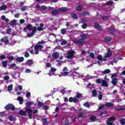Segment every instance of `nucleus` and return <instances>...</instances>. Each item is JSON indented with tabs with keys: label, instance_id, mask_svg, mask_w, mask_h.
Instances as JSON below:
<instances>
[{
	"label": "nucleus",
	"instance_id": "1",
	"mask_svg": "<svg viewBox=\"0 0 125 125\" xmlns=\"http://www.w3.org/2000/svg\"><path fill=\"white\" fill-rule=\"evenodd\" d=\"M33 112V110L31 108H25V111L23 110H20L19 114L21 116H24V117H27V113L28 114V116L29 119H33V115H32V112Z\"/></svg>",
	"mask_w": 125,
	"mask_h": 125
},
{
	"label": "nucleus",
	"instance_id": "2",
	"mask_svg": "<svg viewBox=\"0 0 125 125\" xmlns=\"http://www.w3.org/2000/svg\"><path fill=\"white\" fill-rule=\"evenodd\" d=\"M111 56H112V50L110 48H109L107 53L104 54V58H102V56L99 55L97 57V59L99 60V61H102V60H103V61H107V58H110Z\"/></svg>",
	"mask_w": 125,
	"mask_h": 125
},
{
	"label": "nucleus",
	"instance_id": "3",
	"mask_svg": "<svg viewBox=\"0 0 125 125\" xmlns=\"http://www.w3.org/2000/svg\"><path fill=\"white\" fill-rule=\"evenodd\" d=\"M87 39V35H81V39L78 40H75L74 43L77 44V45H81L84 42V40Z\"/></svg>",
	"mask_w": 125,
	"mask_h": 125
},
{
	"label": "nucleus",
	"instance_id": "4",
	"mask_svg": "<svg viewBox=\"0 0 125 125\" xmlns=\"http://www.w3.org/2000/svg\"><path fill=\"white\" fill-rule=\"evenodd\" d=\"M96 83H102V86H104V87H108L109 86L108 82L105 80H101L100 79H98L96 80Z\"/></svg>",
	"mask_w": 125,
	"mask_h": 125
},
{
	"label": "nucleus",
	"instance_id": "5",
	"mask_svg": "<svg viewBox=\"0 0 125 125\" xmlns=\"http://www.w3.org/2000/svg\"><path fill=\"white\" fill-rule=\"evenodd\" d=\"M76 54V52L72 50L67 52V55L66 56V58L67 59H73L74 55Z\"/></svg>",
	"mask_w": 125,
	"mask_h": 125
},
{
	"label": "nucleus",
	"instance_id": "6",
	"mask_svg": "<svg viewBox=\"0 0 125 125\" xmlns=\"http://www.w3.org/2000/svg\"><path fill=\"white\" fill-rule=\"evenodd\" d=\"M49 11H51L52 15H57V14H59V12H58V10L56 9H54V8L52 7H49L48 8Z\"/></svg>",
	"mask_w": 125,
	"mask_h": 125
},
{
	"label": "nucleus",
	"instance_id": "7",
	"mask_svg": "<svg viewBox=\"0 0 125 125\" xmlns=\"http://www.w3.org/2000/svg\"><path fill=\"white\" fill-rule=\"evenodd\" d=\"M36 33H37V27L33 26L32 32L30 33H28L27 36L28 38H31V37H33V36H34Z\"/></svg>",
	"mask_w": 125,
	"mask_h": 125
},
{
	"label": "nucleus",
	"instance_id": "8",
	"mask_svg": "<svg viewBox=\"0 0 125 125\" xmlns=\"http://www.w3.org/2000/svg\"><path fill=\"white\" fill-rule=\"evenodd\" d=\"M4 109L6 110H12V111H14V110H15V106L11 104H9L4 107Z\"/></svg>",
	"mask_w": 125,
	"mask_h": 125
},
{
	"label": "nucleus",
	"instance_id": "9",
	"mask_svg": "<svg viewBox=\"0 0 125 125\" xmlns=\"http://www.w3.org/2000/svg\"><path fill=\"white\" fill-rule=\"evenodd\" d=\"M114 121H116V117L112 116L108 119V120H106V125H113V123L111 122H114Z\"/></svg>",
	"mask_w": 125,
	"mask_h": 125
},
{
	"label": "nucleus",
	"instance_id": "10",
	"mask_svg": "<svg viewBox=\"0 0 125 125\" xmlns=\"http://www.w3.org/2000/svg\"><path fill=\"white\" fill-rule=\"evenodd\" d=\"M1 42H4L5 44H7L9 42V40L7 39V37H4V38H1L0 40Z\"/></svg>",
	"mask_w": 125,
	"mask_h": 125
},
{
	"label": "nucleus",
	"instance_id": "11",
	"mask_svg": "<svg viewBox=\"0 0 125 125\" xmlns=\"http://www.w3.org/2000/svg\"><path fill=\"white\" fill-rule=\"evenodd\" d=\"M94 27L99 31H102V28L101 27L100 25H99V23H98V22H95Z\"/></svg>",
	"mask_w": 125,
	"mask_h": 125
},
{
	"label": "nucleus",
	"instance_id": "12",
	"mask_svg": "<svg viewBox=\"0 0 125 125\" xmlns=\"http://www.w3.org/2000/svg\"><path fill=\"white\" fill-rule=\"evenodd\" d=\"M52 56L53 58H54L55 59H58L59 58V53L57 52H54Z\"/></svg>",
	"mask_w": 125,
	"mask_h": 125
},
{
	"label": "nucleus",
	"instance_id": "13",
	"mask_svg": "<svg viewBox=\"0 0 125 125\" xmlns=\"http://www.w3.org/2000/svg\"><path fill=\"white\" fill-rule=\"evenodd\" d=\"M16 62H19L20 63H21V62H23V61H24V57H18L16 58Z\"/></svg>",
	"mask_w": 125,
	"mask_h": 125
},
{
	"label": "nucleus",
	"instance_id": "14",
	"mask_svg": "<svg viewBox=\"0 0 125 125\" xmlns=\"http://www.w3.org/2000/svg\"><path fill=\"white\" fill-rule=\"evenodd\" d=\"M26 64H27L28 66H29V67H31V66H32V65L34 64V62L33 61V59L28 60L26 62Z\"/></svg>",
	"mask_w": 125,
	"mask_h": 125
},
{
	"label": "nucleus",
	"instance_id": "15",
	"mask_svg": "<svg viewBox=\"0 0 125 125\" xmlns=\"http://www.w3.org/2000/svg\"><path fill=\"white\" fill-rule=\"evenodd\" d=\"M58 11L61 12H66V11H68V8L67 7H61L58 9Z\"/></svg>",
	"mask_w": 125,
	"mask_h": 125
},
{
	"label": "nucleus",
	"instance_id": "16",
	"mask_svg": "<svg viewBox=\"0 0 125 125\" xmlns=\"http://www.w3.org/2000/svg\"><path fill=\"white\" fill-rule=\"evenodd\" d=\"M34 104V102H30L28 101L26 103V108H28L30 109V107H31V105H33Z\"/></svg>",
	"mask_w": 125,
	"mask_h": 125
},
{
	"label": "nucleus",
	"instance_id": "17",
	"mask_svg": "<svg viewBox=\"0 0 125 125\" xmlns=\"http://www.w3.org/2000/svg\"><path fill=\"white\" fill-rule=\"evenodd\" d=\"M43 48V46L42 45H37L34 47L35 50H38V49H42Z\"/></svg>",
	"mask_w": 125,
	"mask_h": 125
},
{
	"label": "nucleus",
	"instance_id": "18",
	"mask_svg": "<svg viewBox=\"0 0 125 125\" xmlns=\"http://www.w3.org/2000/svg\"><path fill=\"white\" fill-rule=\"evenodd\" d=\"M67 71H68V68H67V67H64L62 71L63 72L64 76H68V75L69 74V72H67Z\"/></svg>",
	"mask_w": 125,
	"mask_h": 125
},
{
	"label": "nucleus",
	"instance_id": "19",
	"mask_svg": "<svg viewBox=\"0 0 125 125\" xmlns=\"http://www.w3.org/2000/svg\"><path fill=\"white\" fill-rule=\"evenodd\" d=\"M117 82H118V79L117 78H114L111 81V83H112L113 85H117Z\"/></svg>",
	"mask_w": 125,
	"mask_h": 125
},
{
	"label": "nucleus",
	"instance_id": "20",
	"mask_svg": "<svg viewBox=\"0 0 125 125\" xmlns=\"http://www.w3.org/2000/svg\"><path fill=\"white\" fill-rule=\"evenodd\" d=\"M108 32L110 35H114L115 32H116V29L115 28H110L108 29Z\"/></svg>",
	"mask_w": 125,
	"mask_h": 125
},
{
	"label": "nucleus",
	"instance_id": "21",
	"mask_svg": "<svg viewBox=\"0 0 125 125\" xmlns=\"http://www.w3.org/2000/svg\"><path fill=\"white\" fill-rule=\"evenodd\" d=\"M8 119L10 122H13L17 120V119H16V117H14L12 116H8Z\"/></svg>",
	"mask_w": 125,
	"mask_h": 125
},
{
	"label": "nucleus",
	"instance_id": "22",
	"mask_svg": "<svg viewBox=\"0 0 125 125\" xmlns=\"http://www.w3.org/2000/svg\"><path fill=\"white\" fill-rule=\"evenodd\" d=\"M104 41L106 42H111L112 41V37L110 36L105 37L104 38Z\"/></svg>",
	"mask_w": 125,
	"mask_h": 125
},
{
	"label": "nucleus",
	"instance_id": "23",
	"mask_svg": "<svg viewBox=\"0 0 125 125\" xmlns=\"http://www.w3.org/2000/svg\"><path fill=\"white\" fill-rule=\"evenodd\" d=\"M92 94L93 97H96L97 96V90L94 89L92 92Z\"/></svg>",
	"mask_w": 125,
	"mask_h": 125
},
{
	"label": "nucleus",
	"instance_id": "24",
	"mask_svg": "<svg viewBox=\"0 0 125 125\" xmlns=\"http://www.w3.org/2000/svg\"><path fill=\"white\" fill-rule=\"evenodd\" d=\"M102 74H110V73H111V70L109 69H107L104 70V71H102Z\"/></svg>",
	"mask_w": 125,
	"mask_h": 125
},
{
	"label": "nucleus",
	"instance_id": "25",
	"mask_svg": "<svg viewBox=\"0 0 125 125\" xmlns=\"http://www.w3.org/2000/svg\"><path fill=\"white\" fill-rule=\"evenodd\" d=\"M41 121L44 125H46V124H47V119L46 118H42L41 119Z\"/></svg>",
	"mask_w": 125,
	"mask_h": 125
},
{
	"label": "nucleus",
	"instance_id": "26",
	"mask_svg": "<svg viewBox=\"0 0 125 125\" xmlns=\"http://www.w3.org/2000/svg\"><path fill=\"white\" fill-rule=\"evenodd\" d=\"M9 24L10 26H14L16 24V20H12Z\"/></svg>",
	"mask_w": 125,
	"mask_h": 125
},
{
	"label": "nucleus",
	"instance_id": "27",
	"mask_svg": "<svg viewBox=\"0 0 125 125\" xmlns=\"http://www.w3.org/2000/svg\"><path fill=\"white\" fill-rule=\"evenodd\" d=\"M109 18L110 17L109 16H104L102 17V19H103V20H105V21L108 20Z\"/></svg>",
	"mask_w": 125,
	"mask_h": 125
},
{
	"label": "nucleus",
	"instance_id": "28",
	"mask_svg": "<svg viewBox=\"0 0 125 125\" xmlns=\"http://www.w3.org/2000/svg\"><path fill=\"white\" fill-rule=\"evenodd\" d=\"M26 28L29 31H32V29H33V26H32V24H30L27 25Z\"/></svg>",
	"mask_w": 125,
	"mask_h": 125
},
{
	"label": "nucleus",
	"instance_id": "29",
	"mask_svg": "<svg viewBox=\"0 0 125 125\" xmlns=\"http://www.w3.org/2000/svg\"><path fill=\"white\" fill-rule=\"evenodd\" d=\"M7 8L6 5H3L0 7V10H5Z\"/></svg>",
	"mask_w": 125,
	"mask_h": 125
},
{
	"label": "nucleus",
	"instance_id": "30",
	"mask_svg": "<svg viewBox=\"0 0 125 125\" xmlns=\"http://www.w3.org/2000/svg\"><path fill=\"white\" fill-rule=\"evenodd\" d=\"M113 106H114V105L111 103H106L105 104V107H113Z\"/></svg>",
	"mask_w": 125,
	"mask_h": 125
},
{
	"label": "nucleus",
	"instance_id": "31",
	"mask_svg": "<svg viewBox=\"0 0 125 125\" xmlns=\"http://www.w3.org/2000/svg\"><path fill=\"white\" fill-rule=\"evenodd\" d=\"M71 17L73 18V19H78V15L76 13H72L71 14Z\"/></svg>",
	"mask_w": 125,
	"mask_h": 125
},
{
	"label": "nucleus",
	"instance_id": "32",
	"mask_svg": "<svg viewBox=\"0 0 125 125\" xmlns=\"http://www.w3.org/2000/svg\"><path fill=\"white\" fill-rule=\"evenodd\" d=\"M2 65L3 67V68H6V66H7V61H3L2 62Z\"/></svg>",
	"mask_w": 125,
	"mask_h": 125
},
{
	"label": "nucleus",
	"instance_id": "33",
	"mask_svg": "<svg viewBox=\"0 0 125 125\" xmlns=\"http://www.w3.org/2000/svg\"><path fill=\"white\" fill-rule=\"evenodd\" d=\"M81 15H82V16H85L86 15H89V12H88V11L83 12L81 14Z\"/></svg>",
	"mask_w": 125,
	"mask_h": 125
},
{
	"label": "nucleus",
	"instance_id": "34",
	"mask_svg": "<svg viewBox=\"0 0 125 125\" xmlns=\"http://www.w3.org/2000/svg\"><path fill=\"white\" fill-rule=\"evenodd\" d=\"M13 88V85L10 84L8 86L7 89L8 91H11Z\"/></svg>",
	"mask_w": 125,
	"mask_h": 125
},
{
	"label": "nucleus",
	"instance_id": "35",
	"mask_svg": "<svg viewBox=\"0 0 125 125\" xmlns=\"http://www.w3.org/2000/svg\"><path fill=\"white\" fill-rule=\"evenodd\" d=\"M82 10H83V7H82V5L78 6L76 8L77 11H82Z\"/></svg>",
	"mask_w": 125,
	"mask_h": 125
},
{
	"label": "nucleus",
	"instance_id": "36",
	"mask_svg": "<svg viewBox=\"0 0 125 125\" xmlns=\"http://www.w3.org/2000/svg\"><path fill=\"white\" fill-rule=\"evenodd\" d=\"M82 95H83L82 93H79V92H77L76 96V98H78V99H80V98L82 97Z\"/></svg>",
	"mask_w": 125,
	"mask_h": 125
},
{
	"label": "nucleus",
	"instance_id": "37",
	"mask_svg": "<svg viewBox=\"0 0 125 125\" xmlns=\"http://www.w3.org/2000/svg\"><path fill=\"white\" fill-rule=\"evenodd\" d=\"M120 122L121 125H125V119H120Z\"/></svg>",
	"mask_w": 125,
	"mask_h": 125
},
{
	"label": "nucleus",
	"instance_id": "38",
	"mask_svg": "<svg viewBox=\"0 0 125 125\" xmlns=\"http://www.w3.org/2000/svg\"><path fill=\"white\" fill-rule=\"evenodd\" d=\"M90 121H92L93 122H94L96 120V116H91L90 117Z\"/></svg>",
	"mask_w": 125,
	"mask_h": 125
},
{
	"label": "nucleus",
	"instance_id": "39",
	"mask_svg": "<svg viewBox=\"0 0 125 125\" xmlns=\"http://www.w3.org/2000/svg\"><path fill=\"white\" fill-rule=\"evenodd\" d=\"M12 29L11 28H8L6 30V33L8 34V35H11V30Z\"/></svg>",
	"mask_w": 125,
	"mask_h": 125
},
{
	"label": "nucleus",
	"instance_id": "40",
	"mask_svg": "<svg viewBox=\"0 0 125 125\" xmlns=\"http://www.w3.org/2000/svg\"><path fill=\"white\" fill-rule=\"evenodd\" d=\"M83 112H81L80 113H79L77 117L78 118H83Z\"/></svg>",
	"mask_w": 125,
	"mask_h": 125
},
{
	"label": "nucleus",
	"instance_id": "41",
	"mask_svg": "<svg viewBox=\"0 0 125 125\" xmlns=\"http://www.w3.org/2000/svg\"><path fill=\"white\" fill-rule=\"evenodd\" d=\"M16 67V63H11L9 66L10 69H12L13 68H15Z\"/></svg>",
	"mask_w": 125,
	"mask_h": 125
},
{
	"label": "nucleus",
	"instance_id": "42",
	"mask_svg": "<svg viewBox=\"0 0 125 125\" xmlns=\"http://www.w3.org/2000/svg\"><path fill=\"white\" fill-rule=\"evenodd\" d=\"M61 34L62 35H65L66 34V29L65 28H62L61 30Z\"/></svg>",
	"mask_w": 125,
	"mask_h": 125
},
{
	"label": "nucleus",
	"instance_id": "43",
	"mask_svg": "<svg viewBox=\"0 0 125 125\" xmlns=\"http://www.w3.org/2000/svg\"><path fill=\"white\" fill-rule=\"evenodd\" d=\"M24 55V57H25L26 58H28V57H30V54L27 52H25Z\"/></svg>",
	"mask_w": 125,
	"mask_h": 125
},
{
	"label": "nucleus",
	"instance_id": "44",
	"mask_svg": "<svg viewBox=\"0 0 125 125\" xmlns=\"http://www.w3.org/2000/svg\"><path fill=\"white\" fill-rule=\"evenodd\" d=\"M74 103H78L79 102V99H77L76 97H73V102Z\"/></svg>",
	"mask_w": 125,
	"mask_h": 125
},
{
	"label": "nucleus",
	"instance_id": "45",
	"mask_svg": "<svg viewBox=\"0 0 125 125\" xmlns=\"http://www.w3.org/2000/svg\"><path fill=\"white\" fill-rule=\"evenodd\" d=\"M43 105H44V104H43V103L41 102H40L38 104V106H39V107H42V106H43Z\"/></svg>",
	"mask_w": 125,
	"mask_h": 125
},
{
	"label": "nucleus",
	"instance_id": "46",
	"mask_svg": "<svg viewBox=\"0 0 125 125\" xmlns=\"http://www.w3.org/2000/svg\"><path fill=\"white\" fill-rule=\"evenodd\" d=\"M84 106L85 107H87V108H89V107H90V105H89V104L88 103V102L85 103L84 104Z\"/></svg>",
	"mask_w": 125,
	"mask_h": 125
},
{
	"label": "nucleus",
	"instance_id": "47",
	"mask_svg": "<svg viewBox=\"0 0 125 125\" xmlns=\"http://www.w3.org/2000/svg\"><path fill=\"white\" fill-rule=\"evenodd\" d=\"M8 60H9L10 61H13V60H14V57H13V56L9 57Z\"/></svg>",
	"mask_w": 125,
	"mask_h": 125
},
{
	"label": "nucleus",
	"instance_id": "48",
	"mask_svg": "<svg viewBox=\"0 0 125 125\" xmlns=\"http://www.w3.org/2000/svg\"><path fill=\"white\" fill-rule=\"evenodd\" d=\"M61 45H65L67 44V41H62L61 43Z\"/></svg>",
	"mask_w": 125,
	"mask_h": 125
},
{
	"label": "nucleus",
	"instance_id": "49",
	"mask_svg": "<svg viewBox=\"0 0 125 125\" xmlns=\"http://www.w3.org/2000/svg\"><path fill=\"white\" fill-rule=\"evenodd\" d=\"M103 97V95H102V93H100L98 96L99 100H102Z\"/></svg>",
	"mask_w": 125,
	"mask_h": 125
},
{
	"label": "nucleus",
	"instance_id": "50",
	"mask_svg": "<svg viewBox=\"0 0 125 125\" xmlns=\"http://www.w3.org/2000/svg\"><path fill=\"white\" fill-rule=\"evenodd\" d=\"M27 8H28V7L27 6H24V7H22L21 9V11H26V10H27Z\"/></svg>",
	"mask_w": 125,
	"mask_h": 125
},
{
	"label": "nucleus",
	"instance_id": "51",
	"mask_svg": "<svg viewBox=\"0 0 125 125\" xmlns=\"http://www.w3.org/2000/svg\"><path fill=\"white\" fill-rule=\"evenodd\" d=\"M37 31H38L39 32H41V31H43V28L41 27V26L38 27L37 28Z\"/></svg>",
	"mask_w": 125,
	"mask_h": 125
},
{
	"label": "nucleus",
	"instance_id": "52",
	"mask_svg": "<svg viewBox=\"0 0 125 125\" xmlns=\"http://www.w3.org/2000/svg\"><path fill=\"white\" fill-rule=\"evenodd\" d=\"M70 124V120H66L64 121V125H68Z\"/></svg>",
	"mask_w": 125,
	"mask_h": 125
},
{
	"label": "nucleus",
	"instance_id": "53",
	"mask_svg": "<svg viewBox=\"0 0 125 125\" xmlns=\"http://www.w3.org/2000/svg\"><path fill=\"white\" fill-rule=\"evenodd\" d=\"M113 3H114L113 1H109L106 3V4L107 5L110 6V5H113Z\"/></svg>",
	"mask_w": 125,
	"mask_h": 125
},
{
	"label": "nucleus",
	"instance_id": "54",
	"mask_svg": "<svg viewBox=\"0 0 125 125\" xmlns=\"http://www.w3.org/2000/svg\"><path fill=\"white\" fill-rule=\"evenodd\" d=\"M9 79H10V78L9 77V76H5L4 77V78L3 79L5 80V81H8V80H9Z\"/></svg>",
	"mask_w": 125,
	"mask_h": 125
},
{
	"label": "nucleus",
	"instance_id": "55",
	"mask_svg": "<svg viewBox=\"0 0 125 125\" xmlns=\"http://www.w3.org/2000/svg\"><path fill=\"white\" fill-rule=\"evenodd\" d=\"M56 68L54 67H52L50 70V72H53V73H55V72H56Z\"/></svg>",
	"mask_w": 125,
	"mask_h": 125
},
{
	"label": "nucleus",
	"instance_id": "56",
	"mask_svg": "<svg viewBox=\"0 0 125 125\" xmlns=\"http://www.w3.org/2000/svg\"><path fill=\"white\" fill-rule=\"evenodd\" d=\"M87 27V24L84 23L83 25H82V27L83 29H86Z\"/></svg>",
	"mask_w": 125,
	"mask_h": 125
},
{
	"label": "nucleus",
	"instance_id": "57",
	"mask_svg": "<svg viewBox=\"0 0 125 125\" xmlns=\"http://www.w3.org/2000/svg\"><path fill=\"white\" fill-rule=\"evenodd\" d=\"M26 97H27V98H29V97H31V93L28 92L26 94Z\"/></svg>",
	"mask_w": 125,
	"mask_h": 125
},
{
	"label": "nucleus",
	"instance_id": "58",
	"mask_svg": "<svg viewBox=\"0 0 125 125\" xmlns=\"http://www.w3.org/2000/svg\"><path fill=\"white\" fill-rule=\"evenodd\" d=\"M95 56V55H94V53H90V57H91V58H94Z\"/></svg>",
	"mask_w": 125,
	"mask_h": 125
},
{
	"label": "nucleus",
	"instance_id": "59",
	"mask_svg": "<svg viewBox=\"0 0 125 125\" xmlns=\"http://www.w3.org/2000/svg\"><path fill=\"white\" fill-rule=\"evenodd\" d=\"M104 108V105L102 104L100 106H99L98 110H102Z\"/></svg>",
	"mask_w": 125,
	"mask_h": 125
},
{
	"label": "nucleus",
	"instance_id": "60",
	"mask_svg": "<svg viewBox=\"0 0 125 125\" xmlns=\"http://www.w3.org/2000/svg\"><path fill=\"white\" fill-rule=\"evenodd\" d=\"M38 44H44V41L42 40L41 41L39 42Z\"/></svg>",
	"mask_w": 125,
	"mask_h": 125
},
{
	"label": "nucleus",
	"instance_id": "61",
	"mask_svg": "<svg viewBox=\"0 0 125 125\" xmlns=\"http://www.w3.org/2000/svg\"><path fill=\"white\" fill-rule=\"evenodd\" d=\"M47 8V7H46V6L42 5V6H41V9H42V10H45V9H46Z\"/></svg>",
	"mask_w": 125,
	"mask_h": 125
},
{
	"label": "nucleus",
	"instance_id": "62",
	"mask_svg": "<svg viewBox=\"0 0 125 125\" xmlns=\"http://www.w3.org/2000/svg\"><path fill=\"white\" fill-rule=\"evenodd\" d=\"M20 23L21 24H24L25 23V20L21 19L20 21Z\"/></svg>",
	"mask_w": 125,
	"mask_h": 125
},
{
	"label": "nucleus",
	"instance_id": "63",
	"mask_svg": "<svg viewBox=\"0 0 125 125\" xmlns=\"http://www.w3.org/2000/svg\"><path fill=\"white\" fill-rule=\"evenodd\" d=\"M124 110H125V108L116 109V111H123Z\"/></svg>",
	"mask_w": 125,
	"mask_h": 125
},
{
	"label": "nucleus",
	"instance_id": "64",
	"mask_svg": "<svg viewBox=\"0 0 125 125\" xmlns=\"http://www.w3.org/2000/svg\"><path fill=\"white\" fill-rule=\"evenodd\" d=\"M17 100H18V101H21L23 100V97H18L17 98Z\"/></svg>",
	"mask_w": 125,
	"mask_h": 125
}]
</instances>
